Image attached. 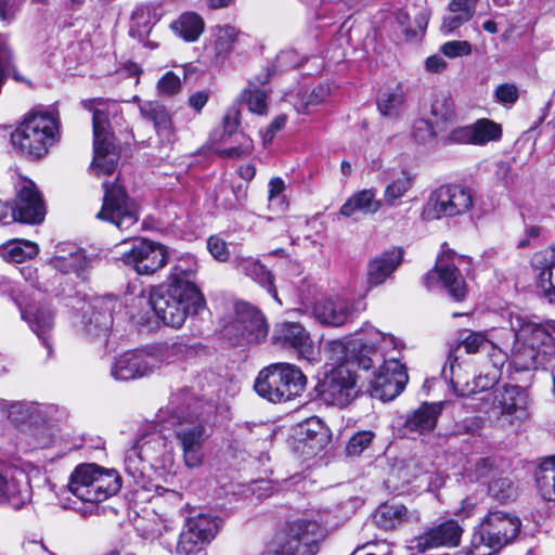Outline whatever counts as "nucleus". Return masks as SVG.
<instances>
[{"instance_id": "obj_1", "label": "nucleus", "mask_w": 555, "mask_h": 555, "mask_svg": "<svg viewBox=\"0 0 555 555\" xmlns=\"http://www.w3.org/2000/svg\"><path fill=\"white\" fill-rule=\"evenodd\" d=\"M195 403L188 388L172 393L168 403L156 414V422L165 429L173 430L183 462L189 468L203 464L204 444L208 437L206 426L193 410Z\"/></svg>"}, {"instance_id": "obj_2", "label": "nucleus", "mask_w": 555, "mask_h": 555, "mask_svg": "<svg viewBox=\"0 0 555 555\" xmlns=\"http://www.w3.org/2000/svg\"><path fill=\"white\" fill-rule=\"evenodd\" d=\"M340 362L325 371L314 390L328 404L345 408L361 392L354 369L370 371L379 362L377 349H340Z\"/></svg>"}, {"instance_id": "obj_3", "label": "nucleus", "mask_w": 555, "mask_h": 555, "mask_svg": "<svg viewBox=\"0 0 555 555\" xmlns=\"http://www.w3.org/2000/svg\"><path fill=\"white\" fill-rule=\"evenodd\" d=\"M59 116L55 112L34 108L24 115L11 134L12 143L22 154L37 159L44 156L57 141Z\"/></svg>"}, {"instance_id": "obj_4", "label": "nucleus", "mask_w": 555, "mask_h": 555, "mask_svg": "<svg viewBox=\"0 0 555 555\" xmlns=\"http://www.w3.org/2000/svg\"><path fill=\"white\" fill-rule=\"evenodd\" d=\"M149 300L157 318L171 327H180L205 302L197 286L189 284L159 285L151 291Z\"/></svg>"}, {"instance_id": "obj_5", "label": "nucleus", "mask_w": 555, "mask_h": 555, "mask_svg": "<svg viewBox=\"0 0 555 555\" xmlns=\"http://www.w3.org/2000/svg\"><path fill=\"white\" fill-rule=\"evenodd\" d=\"M82 106L92 112L93 122V160L92 172L100 177L112 175L118 164L119 153L114 142V135L109 131L108 117L116 114L118 105L114 101L105 99H89L81 102Z\"/></svg>"}, {"instance_id": "obj_6", "label": "nucleus", "mask_w": 555, "mask_h": 555, "mask_svg": "<svg viewBox=\"0 0 555 555\" xmlns=\"http://www.w3.org/2000/svg\"><path fill=\"white\" fill-rule=\"evenodd\" d=\"M521 521L504 511H489L475 529L470 541V555H494L515 541Z\"/></svg>"}, {"instance_id": "obj_7", "label": "nucleus", "mask_w": 555, "mask_h": 555, "mask_svg": "<svg viewBox=\"0 0 555 555\" xmlns=\"http://www.w3.org/2000/svg\"><path fill=\"white\" fill-rule=\"evenodd\" d=\"M307 377L295 365L273 363L257 375L254 389L269 402L282 403L294 400L305 390Z\"/></svg>"}, {"instance_id": "obj_8", "label": "nucleus", "mask_w": 555, "mask_h": 555, "mask_svg": "<svg viewBox=\"0 0 555 555\" xmlns=\"http://www.w3.org/2000/svg\"><path fill=\"white\" fill-rule=\"evenodd\" d=\"M121 478L117 470L96 464H81L72 473L68 489L79 500L100 503L118 493Z\"/></svg>"}, {"instance_id": "obj_9", "label": "nucleus", "mask_w": 555, "mask_h": 555, "mask_svg": "<svg viewBox=\"0 0 555 555\" xmlns=\"http://www.w3.org/2000/svg\"><path fill=\"white\" fill-rule=\"evenodd\" d=\"M181 350L125 349L114 357L111 365V376L116 380H130L142 377L165 362H173Z\"/></svg>"}, {"instance_id": "obj_10", "label": "nucleus", "mask_w": 555, "mask_h": 555, "mask_svg": "<svg viewBox=\"0 0 555 555\" xmlns=\"http://www.w3.org/2000/svg\"><path fill=\"white\" fill-rule=\"evenodd\" d=\"M475 194L461 184H442L433 190L424 205L425 220L454 218L467 214L474 206Z\"/></svg>"}, {"instance_id": "obj_11", "label": "nucleus", "mask_w": 555, "mask_h": 555, "mask_svg": "<svg viewBox=\"0 0 555 555\" xmlns=\"http://www.w3.org/2000/svg\"><path fill=\"white\" fill-rule=\"evenodd\" d=\"M268 330L262 312L243 301L235 305V317L221 330V335L237 345H259L264 343Z\"/></svg>"}, {"instance_id": "obj_12", "label": "nucleus", "mask_w": 555, "mask_h": 555, "mask_svg": "<svg viewBox=\"0 0 555 555\" xmlns=\"http://www.w3.org/2000/svg\"><path fill=\"white\" fill-rule=\"evenodd\" d=\"M116 304V299L108 296L77 300L74 309L81 314V331L91 338V344H108Z\"/></svg>"}, {"instance_id": "obj_13", "label": "nucleus", "mask_w": 555, "mask_h": 555, "mask_svg": "<svg viewBox=\"0 0 555 555\" xmlns=\"http://www.w3.org/2000/svg\"><path fill=\"white\" fill-rule=\"evenodd\" d=\"M104 196L96 218L114 224L120 231L135 227L139 221V206L128 196L122 185L114 181L103 183Z\"/></svg>"}, {"instance_id": "obj_14", "label": "nucleus", "mask_w": 555, "mask_h": 555, "mask_svg": "<svg viewBox=\"0 0 555 555\" xmlns=\"http://www.w3.org/2000/svg\"><path fill=\"white\" fill-rule=\"evenodd\" d=\"M21 311V317L26 321L30 330L37 335L41 344L49 347L52 344V332L55 325V309L41 298H33L26 301L24 297L12 294Z\"/></svg>"}, {"instance_id": "obj_15", "label": "nucleus", "mask_w": 555, "mask_h": 555, "mask_svg": "<svg viewBox=\"0 0 555 555\" xmlns=\"http://www.w3.org/2000/svg\"><path fill=\"white\" fill-rule=\"evenodd\" d=\"M409 380L406 367L398 359L384 360L370 382V395L384 402L397 398Z\"/></svg>"}, {"instance_id": "obj_16", "label": "nucleus", "mask_w": 555, "mask_h": 555, "mask_svg": "<svg viewBox=\"0 0 555 555\" xmlns=\"http://www.w3.org/2000/svg\"><path fill=\"white\" fill-rule=\"evenodd\" d=\"M168 260L167 247L160 243L138 238L131 248L124 253L121 261L138 274L151 275L160 270Z\"/></svg>"}, {"instance_id": "obj_17", "label": "nucleus", "mask_w": 555, "mask_h": 555, "mask_svg": "<svg viewBox=\"0 0 555 555\" xmlns=\"http://www.w3.org/2000/svg\"><path fill=\"white\" fill-rule=\"evenodd\" d=\"M454 255V251L451 250L443 254L437 260L435 269L424 276V284L426 288L431 289L438 283H441L455 301H462L466 296L467 285L463 275L453 263Z\"/></svg>"}, {"instance_id": "obj_18", "label": "nucleus", "mask_w": 555, "mask_h": 555, "mask_svg": "<svg viewBox=\"0 0 555 555\" xmlns=\"http://www.w3.org/2000/svg\"><path fill=\"white\" fill-rule=\"evenodd\" d=\"M462 533L463 529L459 522L450 519L428 528L423 533L410 539L408 541V548L412 552L425 553L441 546L454 547L460 544Z\"/></svg>"}, {"instance_id": "obj_19", "label": "nucleus", "mask_w": 555, "mask_h": 555, "mask_svg": "<svg viewBox=\"0 0 555 555\" xmlns=\"http://www.w3.org/2000/svg\"><path fill=\"white\" fill-rule=\"evenodd\" d=\"M16 196L13 212L16 221L29 224L40 223L46 216V208L40 192L31 180L20 179L15 185Z\"/></svg>"}, {"instance_id": "obj_20", "label": "nucleus", "mask_w": 555, "mask_h": 555, "mask_svg": "<svg viewBox=\"0 0 555 555\" xmlns=\"http://www.w3.org/2000/svg\"><path fill=\"white\" fill-rule=\"evenodd\" d=\"M30 501V486L26 475L12 466L0 465V504L20 509Z\"/></svg>"}, {"instance_id": "obj_21", "label": "nucleus", "mask_w": 555, "mask_h": 555, "mask_svg": "<svg viewBox=\"0 0 555 555\" xmlns=\"http://www.w3.org/2000/svg\"><path fill=\"white\" fill-rule=\"evenodd\" d=\"M509 326L517 344L522 347H555V327L531 322L521 314H511Z\"/></svg>"}, {"instance_id": "obj_22", "label": "nucleus", "mask_w": 555, "mask_h": 555, "mask_svg": "<svg viewBox=\"0 0 555 555\" xmlns=\"http://www.w3.org/2000/svg\"><path fill=\"white\" fill-rule=\"evenodd\" d=\"M134 446L149 464L150 469H167L172 466L173 446L165 436L151 433L139 439Z\"/></svg>"}, {"instance_id": "obj_23", "label": "nucleus", "mask_w": 555, "mask_h": 555, "mask_svg": "<svg viewBox=\"0 0 555 555\" xmlns=\"http://www.w3.org/2000/svg\"><path fill=\"white\" fill-rule=\"evenodd\" d=\"M309 519H296L288 525L284 543L261 555H312V535Z\"/></svg>"}, {"instance_id": "obj_24", "label": "nucleus", "mask_w": 555, "mask_h": 555, "mask_svg": "<svg viewBox=\"0 0 555 555\" xmlns=\"http://www.w3.org/2000/svg\"><path fill=\"white\" fill-rule=\"evenodd\" d=\"M490 357L494 366H503L508 362V367L516 372L538 370L543 365L545 354L540 349H509L511 353L504 352L503 349H492Z\"/></svg>"}, {"instance_id": "obj_25", "label": "nucleus", "mask_w": 555, "mask_h": 555, "mask_svg": "<svg viewBox=\"0 0 555 555\" xmlns=\"http://www.w3.org/2000/svg\"><path fill=\"white\" fill-rule=\"evenodd\" d=\"M527 393L520 386L504 385L494 390L493 405L500 410L502 415L521 420L527 415Z\"/></svg>"}, {"instance_id": "obj_26", "label": "nucleus", "mask_w": 555, "mask_h": 555, "mask_svg": "<svg viewBox=\"0 0 555 555\" xmlns=\"http://www.w3.org/2000/svg\"><path fill=\"white\" fill-rule=\"evenodd\" d=\"M50 266L65 274L76 273L78 276L87 269L89 259L83 249L74 244H62L56 247L55 255L49 261Z\"/></svg>"}, {"instance_id": "obj_27", "label": "nucleus", "mask_w": 555, "mask_h": 555, "mask_svg": "<svg viewBox=\"0 0 555 555\" xmlns=\"http://www.w3.org/2000/svg\"><path fill=\"white\" fill-rule=\"evenodd\" d=\"M244 37H247V35L234 26L228 24L216 26L212 29L206 50L216 62H224L233 51L234 43Z\"/></svg>"}, {"instance_id": "obj_28", "label": "nucleus", "mask_w": 555, "mask_h": 555, "mask_svg": "<svg viewBox=\"0 0 555 555\" xmlns=\"http://www.w3.org/2000/svg\"><path fill=\"white\" fill-rule=\"evenodd\" d=\"M383 207L376 198V190L363 189L353 193L340 207L339 214L346 218L358 219L360 216L375 215Z\"/></svg>"}, {"instance_id": "obj_29", "label": "nucleus", "mask_w": 555, "mask_h": 555, "mask_svg": "<svg viewBox=\"0 0 555 555\" xmlns=\"http://www.w3.org/2000/svg\"><path fill=\"white\" fill-rule=\"evenodd\" d=\"M479 0H450L447 13L442 17L440 30L443 35H451L475 15Z\"/></svg>"}, {"instance_id": "obj_30", "label": "nucleus", "mask_w": 555, "mask_h": 555, "mask_svg": "<svg viewBox=\"0 0 555 555\" xmlns=\"http://www.w3.org/2000/svg\"><path fill=\"white\" fill-rule=\"evenodd\" d=\"M376 525L385 530H393L406 522H418L420 514L416 511L410 512L403 504L391 503L380 505L375 514Z\"/></svg>"}, {"instance_id": "obj_31", "label": "nucleus", "mask_w": 555, "mask_h": 555, "mask_svg": "<svg viewBox=\"0 0 555 555\" xmlns=\"http://www.w3.org/2000/svg\"><path fill=\"white\" fill-rule=\"evenodd\" d=\"M401 258L400 249H391L372 259L366 271L369 285L378 286L383 284L401 263Z\"/></svg>"}, {"instance_id": "obj_32", "label": "nucleus", "mask_w": 555, "mask_h": 555, "mask_svg": "<svg viewBox=\"0 0 555 555\" xmlns=\"http://www.w3.org/2000/svg\"><path fill=\"white\" fill-rule=\"evenodd\" d=\"M441 412L442 403H423L406 415L403 427L405 430L418 435L430 433L435 429Z\"/></svg>"}, {"instance_id": "obj_33", "label": "nucleus", "mask_w": 555, "mask_h": 555, "mask_svg": "<svg viewBox=\"0 0 555 555\" xmlns=\"http://www.w3.org/2000/svg\"><path fill=\"white\" fill-rule=\"evenodd\" d=\"M139 111L145 120L153 122L158 137L168 142L171 141L173 137L172 120L164 104L157 101H144L140 103Z\"/></svg>"}, {"instance_id": "obj_34", "label": "nucleus", "mask_w": 555, "mask_h": 555, "mask_svg": "<svg viewBox=\"0 0 555 555\" xmlns=\"http://www.w3.org/2000/svg\"><path fill=\"white\" fill-rule=\"evenodd\" d=\"M314 466H326L337 455V446L328 426L314 416Z\"/></svg>"}, {"instance_id": "obj_35", "label": "nucleus", "mask_w": 555, "mask_h": 555, "mask_svg": "<svg viewBox=\"0 0 555 555\" xmlns=\"http://www.w3.org/2000/svg\"><path fill=\"white\" fill-rule=\"evenodd\" d=\"M237 269L266 288L275 301L280 305L282 304L274 286V276L272 272L269 271L259 260L242 258L237 261Z\"/></svg>"}, {"instance_id": "obj_36", "label": "nucleus", "mask_w": 555, "mask_h": 555, "mask_svg": "<svg viewBox=\"0 0 555 555\" xmlns=\"http://www.w3.org/2000/svg\"><path fill=\"white\" fill-rule=\"evenodd\" d=\"M349 307L343 299H326L314 305V318L332 326L343 325L349 317Z\"/></svg>"}, {"instance_id": "obj_37", "label": "nucleus", "mask_w": 555, "mask_h": 555, "mask_svg": "<svg viewBox=\"0 0 555 555\" xmlns=\"http://www.w3.org/2000/svg\"><path fill=\"white\" fill-rule=\"evenodd\" d=\"M479 349H449L447 361L441 370V377L455 385L462 377V371L468 366V358Z\"/></svg>"}, {"instance_id": "obj_38", "label": "nucleus", "mask_w": 555, "mask_h": 555, "mask_svg": "<svg viewBox=\"0 0 555 555\" xmlns=\"http://www.w3.org/2000/svg\"><path fill=\"white\" fill-rule=\"evenodd\" d=\"M352 347H377L378 345H391L392 347H404L403 343L391 334H386L372 325L365 324L359 332H356L349 343Z\"/></svg>"}, {"instance_id": "obj_39", "label": "nucleus", "mask_w": 555, "mask_h": 555, "mask_svg": "<svg viewBox=\"0 0 555 555\" xmlns=\"http://www.w3.org/2000/svg\"><path fill=\"white\" fill-rule=\"evenodd\" d=\"M308 334L296 322H284L275 326L272 340L274 345L282 347H302Z\"/></svg>"}, {"instance_id": "obj_40", "label": "nucleus", "mask_w": 555, "mask_h": 555, "mask_svg": "<svg viewBox=\"0 0 555 555\" xmlns=\"http://www.w3.org/2000/svg\"><path fill=\"white\" fill-rule=\"evenodd\" d=\"M415 176L406 169L388 183L383 194V206L395 207L397 202L401 199L414 185Z\"/></svg>"}, {"instance_id": "obj_41", "label": "nucleus", "mask_w": 555, "mask_h": 555, "mask_svg": "<svg viewBox=\"0 0 555 555\" xmlns=\"http://www.w3.org/2000/svg\"><path fill=\"white\" fill-rule=\"evenodd\" d=\"M38 253V245L27 240L15 238L0 246L1 257L11 262H23L34 258Z\"/></svg>"}, {"instance_id": "obj_42", "label": "nucleus", "mask_w": 555, "mask_h": 555, "mask_svg": "<svg viewBox=\"0 0 555 555\" xmlns=\"http://www.w3.org/2000/svg\"><path fill=\"white\" fill-rule=\"evenodd\" d=\"M205 22L201 15L195 12H185L181 14L171 24V28L185 41H196L204 31Z\"/></svg>"}, {"instance_id": "obj_43", "label": "nucleus", "mask_w": 555, "mask_h": 555, "mask_svg": "<svg viewBox=\"0 0 555 555\" xmlns=\"http://www.w3.org/2000/svg\"><path fill=\"white\" fill-rule=\"evenodd\" d=\"M537 488L545 501L555 502V457L545 460L535 474Z\"/></svg>"}, {"instance_id": "obj_44", "label": "nucleus", "mask_w": 555, "mask_h": 555, "mask_svg": "<svg viewBox=\"0 0 555 555\" xmlns=\"http://www.w3.org/2000/svg\"><path fill=\"white\" fill-rule=\"evenodd\" d=\"M473 145H486L492 141H499L502 138V127L500 124L480 118L470 124Z\"/></svg>"}, {"instance_id": "obj_45", "label": "nucleus", "mask_w": 555, "mask_h": 555, "mask_svg": "<svg viewBox=\"0 0 555 555\" xmlns=\"http://www.w3.org/2000/svg\"><path fill=\"white\" fill-rule=\"evenodd\" d=\"M197 272V262L191 255L179 258L171 269L169 284H189L196 286L193 282Z\"/></svg>"}, {"instance_id": "obj_46", "label": "nucleus", "mask_w": 555, "mask_h": 555, "mask_svg": "<svg viewBox=\"0 0 555 555\" xmlns=\"http://www.w3.org/2000/svg\"><path fill=\"white\" fill-rule=\"evenodd\" d=\"M403 107L404 98L399 89L383 91L377 99V108L385 117H398L403 112Z\"/></svg>"}, {"instance_id": "obj_47", "label": "nucleus", "mask_w": 555, "mask_h": 555, "mask_svg": "<svg viewBox=\"0 0 555 555\" xmlns=\"http://www.w3.org/2000/svg\"><path fill=\"white\" fill-rule=\"evenodd\" d=\"M220 524L221 520L218 517H214L207 514H199L186 521V525L207 543H209L215 538L219 530Z\"/></svg>"}, {"instance_id": "obj_48", "label": "nucleus", "mask_w": 555, "mask_h": 555, "mask_svg": "<svg viewBox=\"0 0 555 555\" xmlns=\"http://www.w3.org/2000/svg\"><path fill=\"white\" fill-rule=\"evenodd\" d=\"M538 257H542L550 264L542 268L538 275V286L542 289L544 297L550 301H555V286L552 283L551 266L555 264V248H548L541 253Z\"/></svg>"}, {"instance_id": "obj_49", "label": "nucleus", "mask_w": 555, "mask_h": 555, "mask_svg": "<svg viewBox=\"0 0 555 555\" xmlns=\"http://www.w3.org/2000/svg\"><path fill=\"white\" fill-rule=\"evenodd\" d=\"M430 113L437 121H454L456 119V112L451 95L448 92L437 93L433 100Z\"/></svg>"}, {"instance_id": "obj_50", "label": "nucleus", "mask_w": 555, "mask_h": 555, "mask_svg": "<svg viewBox=\"0 0 555 555\" xmlns=\"http://www.w3.org/2000/svg\"><path fill=\"white\" fill-rule=\"evenodd\" d=\"M268 95L269 93L260 88L247 87L241 92V100L247 104L248 111L259 116L268 114Z\"/></svg>"}, {"instance_id": "obj_51", "label": "nucleus", "mask_w": 555, "mask_h": 555, "mask_svg": "<svg viewBox=\"0 0 555 555\" xmlns=\"http://www.w3.org/2000/svg\"><path fill=\"white\" fill-rule=\"evenodd\" d=\"M125 469L135 482H141L146 475L147 469H150L149 464L144 461L135 446L126 453Z\"/></svg>"}, {"instance_id": "obj_52", "label": "nucleus", "mask_w": 555, "mask_h": 555, "mask_svg": "<svg viewBox=\"0 0 555 555\" xmlns=\"http://www.w3.org/2000/svg\"><path fill=\"white\" fill-rule=\"evenodd\" d=\"M457 340V347H482L486 344L491 347H498L492 341V336L489 332H474L464 328L460 331Z\"/></svg>"}, {"instance_id": "obj_53", "label": "nucleus", "mask_w": 555, "mask_h": 555, "mask_svg": "<svg viewBox=\"0 0 555 555\" xmlns=\"http://www.w3.org/2000/svg\"><path fill=\"white\" fill-rule=\"evenodd\" d=\"M205 543L207 542L185 524V529L180 533L179 541L177 543V553L189 555L196 550H199Z\"/></svg>"}, {"instance_id": "obj_54", "label": "nucleus", "mask_w": 555, "mask_h": 555, "mask_svg": "<svg viewBox=\"0 0 555 555\" xmlns=\"http://www.w3.org/2000/svg\"><path fill=\"white\" fill-rule=\"evenodd\" d=\"M489 494L500 502H506L515 499L516 488L508 478L501 477L489 483Z\"/></svg>"}, {"instance_id": "obj_55", "label": "nucleus", "mask_w": 555, "mask_h": 555, "mask_svg": "<svg viewBox=\"0 0 555 555\" xmlns=\"http://www.w3.org/2000/svg\"><path fill=\"white\" fill-rule=\"evenodd\" d=\"M493 96L496 103L511 108L519 99V90L515 83L504 82L496 86Z\"/></svg>"}, {"instance_id": "obj_56", "label": "nucleus", "mask_w": 555, "mask_h": 555, "mask_svg": "<svg viewBox=\"0 0 555 555\" xmlns=\"http://www.w3.org/2000/svg\"><path fill=\"white\" fill-rule=\"evenodd\" d=\"M375 434L371 430L358 431L348 441L346 452L348 455H360L365 449L370 447Z\"/></svg>"}, {"instance_id": "obj_57", "label": "nucleus", "mask_w": 555, "mask_h": 555, "mask_svg": "<svg viewBox=\"0 0 555 555\" xmlns=\"http://www.w3.org/2000/svg\"><path fill=\"white\" fill-rule=\"evenodd\" d=\"M472 128L470 125L459 126L449 131V133L442 137L440 140L443 145H454V144H470L473 145L472 140Z\"/></svg>"}, {"instance_id": "obj_58", "label": "nucleus", "mask_w": 555, "mask_h": 555, "mask_svg": "<svg viewBox=\"0 0 555 555\" xmlns=\"http://www.w3.org/2000/svg\"><path fill=\"white\" fill-rule=\"evenodd\" d=\"M412 137L417 143L426 144L431 142L437 137V133L430 121L417 119L412 127Z\"/></svg>"}, {"instance_id": "obj_59", "label": "nucleus", "mask_w": 555, "mask_h": 555, "mask_svg": "<svg viewBox=\"0 0 555 555\" xmlns=\"http://www.w3.org/2000/svg\"><path fill=\"white\" fill-rule=\"evenodd\" d=\"M440 51L450 59L465 56L472 53V44L466 40H452L443 43Z\"/></svg>"}, {"instance_id": "obj_60", "label": "nucleus", "mask_w": 555, "mask_h": 555, "mask_svg": "<svg viewBox=\"0 0 555 555\" xmlns=\"http://www.w3.org/2000/svg\"><path fill=\"white\" fill-rule=\"evenodd\" d=\"M160 93L172 95L181 90V79L172 72H167L157 83Z\"/></svg>"}, {"instance_id": "obj_61", "label": "nucleus", "mask_w": 555, "mask_h": 555, "mask_svg": "<svg viewBox=\"0 0 555 555\" xmlns=\"http://www.w3.org/2000/svg\"><path fill=\"white\" fill-rule=\"evenodd\" d=\"M474 469L467 468V477L470 481H479L487 477L493 468V461L490 457H479L474 465Z\"/></svg>"}, {"instance_id": "obj_62", "label": "nucleus", "mask_w": 555, "mask_h": 555, "mask_svg": "<svg viewBox=\"0 0 555 555\" xmlns=\"http://www.w3.org/2000/svg\"><path fill=\"white\" fill-rule=\"evenodd\" d=\"M207 247L209 253L217 260L224 261L228 259L229 249L227 243L222 238L218 236H210L207 241Z\"/></svg>"}, {"instance_id": "obj_63", "label": "nucleus", "mask_w": 555, "mask_h": 555, "mask_svg": "<svg viewBox=\"0 0 555 555\" xmlns=\"http://www.w3.org/2000/svg\"><path fill=\"white\" fill-rule=\"evenodd\" d=\"M285 124L286 116L279 115L270 122V125L264 131H260L262 143L264 146L272 142L274 135L284 128Z\"/></svg>"}, {"instance_id": "obj_64", "label": "nucleus", "mask_w": 555, "mask_h": 555, "mask_svg": "<svg viewBox=\"0 0 555 555\" xmlns=\"http://www.w3.org/2000/svg\"><path fill=\"white\" fill-rule=\"evenodd\" d=\"M22 275L24 276L26 283H28L31 287L36 288L39 292H49V286L47 283L41 282L38 272L35 268L31 267H24L21 270Z\"/></svg>"}]
</instances>
